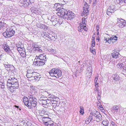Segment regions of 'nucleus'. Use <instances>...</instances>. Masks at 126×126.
Instances as JSON below:
<instances>
[{
	"label": "nucleus",
	"mask_w": 126,
	"mask_h": 126,
	"mask_svg": "<svg viewBox=\"0 0 126 126\" xmlns=\"http://www.w3.org/2000/svg\"><path fill=\"white\" fill-rule=\"evenodd\" d=\"M50 118H47V117H45L44 118H42V120L43 122L44 123V124H45L49 120V119Z\"/></svg>",
	"instance_id": "29"
},
{
	"label": "nucleus",
	"mask_w": 126,
	"mask_h": 126,
	"mask_svg": "<svg viewBox=\"0 0 126 126\" xmlns=\"http://www.w3.org/2000/svg\"><path fill=\"white\" fill-rule=\"evenodd\" d=\"M14 107H16V108H19V107H18V106H16V105H15V106H14Z\"/></svg>",
	"instance_id": "63"
},
{
	"label": "nucleus",
	"mask_w": 126,
	"mask_h": 126,
	"mask_svg": "<svg viewBox=\"0 0 126 126\" xmlns=\"http://www.w3.org/2000/svg\"><path fill=\"white\" fill-rule=\"evenodd\" d=\"M101 117L99 116V115L96 117V120L97 122H99L101 120Z\"/></svg>",
	"instance_id": "46"
},
{
	"label": "nucleus",
	"mask_w": 126,
	"mask_h": 126,
	"mask_svg": "<svg viewBox=\"0 0 126 126\" xmlns=\"http://www.w3.org/2000/svg\"><path fill=\"white\" fill-rule=\"evenodd\" d=\"M95 87V89L94 90L95 91H97V92H98V91L99 90V89H98V87Z\"/></svg>",
	"instance_id": "59"
},
{
	"label": "nucleus",
	"mask_w": 126,
	"mask_h": 126,
	"mask_svg": "<svg viewBox=\"0 0 126 126\" xmlns=\"http://www.w3.org/2000/svg\"><path fill=\"white\" fill-rule=\"evenodd\" d=\"M15 33V31L11 28H8L5 32L3 33V35L6 38L10 37L13 36Z\"/></svg>",
	"instance_id": "5"
},
{
	"label": "nucleus",
	"mask_w": 126,
	"mask_h": 126,
	"mask_svg": "<svg viewBox=\"0 0 126 126\" xmlns=\"http://www.w3.org/2000/svg\"><path fill=\"white\" fill-rule=\"evenodd\" d=\"M5 84L4 82H0V87L1 89H4L5 88Z\"/></svg>",
	"instance_id": "36"
},
{
	"label": "nucleus",
	"mask_w": 126,
	"mask_h": 126,
	"mask_svg": "<svg viewBox=\"0 0 126 126\" xmlns=\"http://www.w3.org/2000/svg\"><path fill=\"white\" fill-rule=\"evenodd\" d=\"M19 2L23 6L25 7L29 6L32 4L30 0H20Z\"/></svg>",
	"instance_id": "11"
},
{
	"label": "nucleus",
	"mask_w": 126,
	"mask_h": 126,
	"mask_svg": "<svg viewBox=\"0 0 126 126\" xmlns=\"http://www.w3.org/2000/svg\"><path fill=\"white\" fill-rule=\"evenodd\" d=\"M26 124L28 126H31L32 125L31 121L30 120H28L26 123Z\"/></svg>",
	"instance_id": "49"
},
{
	"label": "nucleus",
	"mask_w": 126,
	"mask_h": 126,
	"mask_svg": "<svg viewBox=\"0 0 126 126\" xmlns=\"http://www.w3.org/2000/svg\"><path fill=\"white\" fill-rule=\"evenodd\" d=\"M80 109L79 111L80 114L81 115H83L84 113V109L83 107L80 106Z\"/></svg>",
	"instance_id": "32"
},
{
	"label": "nucleus",
	"mask_w": 126,
	"mask_h": 126,
	"mask_svg": "<svg viewBox=\"0 0 126 126\" xmlns=\"http://www.w3.org/2000/svg\"><path fill=\"white\" fill-rule=\"evenodd\" d=\"M46 56L44 54L36 56L33 62L34 64L36 66H41L45 64L46 61Z\"/></svg>",
	"instance_id": "1"
},
{
	"label": "nucleus",
	"mask_w": 126,
	"mask_h": 126,
	"mask_svg": "<svg viewBox=\"0 0 126 126\" xmlns=\"http://www.w3.org/2000/svg\"><path fill=\"white\" fill-rule=\"evenodd\" d=\"M4 66L6 68H10V67H12L13 65L9 64H4Z\"/></svg>",
	"instance_id": "44"
},
{
	"label": "nucleus",
	"mask_w": 126,
	"mask_h": 126,
	"mask_svg": "<svg viewBox=\"0 0 126 126\" xmlns=\"http://www.w3.org/2000/svg\"><path fill=\"white\" fill-rule=\"evenodd\" d=\"M23 101L24 104L27 107H28L29 105L30 101H29V99L26 96H24L23 98Z\"/></svg>",
	"instance_id": "18"
},
{
	"label": "nucleus",
	"mask_w": 126,
	"mask_h": 126,
	"mask_svg": "<svg viewBox=\"0 0 126 126\" xmlns=\"http://www.w3.org/2000/svg\"><path fill=\"white\" fill-rule=\"evenodd\" d=\"M12 86L13 87H14L16 89L18 88L19 86L18 82H16V83L13 84Z\"/></svg>",
	"instance_id": "35"
},
{
	"label": "nucleus",
	"mask_w": 126,
	"mask_h": 126,
	"mask_svg": "<svg viewBox=\"0 0 126 126\" xmlns=\"http://www.w3.org/2000/svg\"><path fill=\"white\" fill-rule=\"evenodd\" d=\"M36 48V51L37 50L38 51H42V50L39 47H35Z\"/></svg>",
	"instance_id": "55"
},
{
	"label": "nucleus",
	"mask_w": 126,
	"mask_h": 126,
	"mask_svg": "<svg viewBox=\"0 0 126 126\" xmlns=\"http://www.w3.org/2000/svg\"><path fill=\"white\" fill-rule=\"evenodd\" d=\"M58 11L57 13V15L58 16L64 18V15L67 11L63 8L58 7Z\"/></svg>",
	"instance_id": "8"
},
{
	"label": "nucleus",
	"mask_w": 126,
	"mask_h": 126,
	"mask_svg": "<svg viewBox=\"0 0 126 126\" xmlns=\"http://www.w3.org/2000/svg\"><path fill=\"white\" fill-rule=\"evenodd\" d=\"M119 108V107L118 106L115 105L111 108V110L114 112H117L118 111Z\"/></svg>",
	"instance_id": "25"
},
{
	"label": "nucleus",
	"mask_w": 126,
	"mask_h": 126,
	"mask_svg": "<svg viewBox=\"0 0 126 126\" xmlns=\"http://www.w3.org/2000/svg\"><path fill=\"white\" fill-rule=\"evenodd\" d=\"M97 106L98 109L101 110V111L103 112H104L105 111V110L104 109L101 103L99 102H97Z\"/></svg>",
	"instance_id": "23"
},
{
	"label": "nucleus",
	"mask_w": 126,
	"mask_h": 126,
	"mask_svg": "<svg viewBox=\"0 0 126 126\" xmlns=\"http://www.w3.org/2000/svg\"><path fill=\"white\" fill-rule=\"evenodd\" d=\"M16 47L17 48V50H20L22 48H24L23 45L21 43L16 44Z\"/></svg>",
	"instance_id": "27"
},
{
	"label": "nucleus",
	"mask_w": 126,
	"mask_h": 126,
	"mask_svg": "<svg viewBox=\"0 0 126 126\" xmlns=\"http://www.w3.org/2000/svg\"><path fill=\"white\" fill-rule=\"evenodd\" d=\"M94 83L95 87H99V86H98V83L97 82H94Z\"/></svg>",
	"instance_id": "57"
},
{
	"label": "nucleus",
	"mask_w": 126,
	"mask_h": 126,
	"mask_svg": "<svg viewBox=\"0 0 126 126\" xmlns=\"http://www.w3.org/2000/svg\"><path fill=\"white\" fill-rule=\"evenodd\" d=\"M95 42L94 41V38L92 39L91 47H94L95 46Z\"/></svg>",
	"instance_id": "42"
},
{
	"label": "nucleus",
	"mask_w": 126,
	"mask_h": 126,
	"mask_svg": "<svg viewBox=\"0 0 126 126\" xmlns=\"http://www.w3.org/2000/svg\"><path fill=\"white\" fill-rule=\"evenodd\" d=\"M40 99H42V100H47V101H49V99H48L47 97H46L44 98H41Z\"/></svg>",
	"instance_id": "56"
},
{
	"label": "nucleus",
	"mask_w": 126,
	"mask_h": 126,
	"mask_svg": "<svg viewBox=\"0 0 126 126\" xmlns=\"http://www.w3.org/2000/svg\"><path fill=\"white\" fill-rule=\"evenodd\" d=\"M2 46V48L5 52H9L10 51V47L7 43L3 44Z\"/></svg>",
	"instance_id": "14"
},
{
	"label": "nucleus",
	"mask_w": 126,
	"mask_h": 126,
	"mask_svg": "<svg viewBox=\"0 0 126 126\" xmlns=\"http://www.w3.org/2000/svg\"><path fill=\"white\" fill-rule=\"evenodd\" d=\"M126 3V0H120V5L124 4V3Z\"/></svg>",
	"instance_id": "50"
},
{
	"label": "nucleus",
	"mask_w": 126,
	"mask_h": 126,
	"mask_svg": "<svg viewBox=\"0 0 126 126\" xmlns=\"http://www.w3.org/2000/svg\"><path fill=\"white\" fill-rule=\"evenodd\" d=\"M29 102L28 108H31L33 107L36 106L37 104V100L35 97L32 96L29 98Z\"/></svg>",
	"instance_id": "6"
},
{
	"label": "nucleus",
	"mask_w": 126,
	"mask_h": 126,
	"mask_svg": "<svg viewBox=\"0 0 126 126\" xmlns=\"http://www.w3.org/2000/svg\"><path fill=\"white\" fill-rule=\"evenodd\" d=\"M38 11V10H37V11ZM36 14H39L37 13V12L36 13Z\"/></svg>",
	"instance_id": "64"
},
{
	"label": "nucleus",
	"mask_w": 126,
	"mask_h": 126,
	"mask_svg": "<svg viewBox=\"0 0 126 126\" xmlns=\"http://www.w3.org/2000/svg\"><path fill=\"white\" fill-rule=\"evenodd\" d=\"M86 23L85 18L83 17L82 19V22L80 23V25L78 27V31L81 32L84 35H85L88 30V28L86 26Z\"/></svg>",
	"instance_id": "2"
},
{
	"label": "nucleus",
	"mask_w": 126,
	"mask_h": 126,
	"mask_svg": "<svg viewBox=\"0 0 126 126\" xmlns=\"http://www.w3.org/2000/svg\"><path fill=\"white\" fill-rule=\"evenodd\" d=\"M56 69L54 68L50 70L49 73L50 76L52 77H55Z\"/></svg>",
	"instance_id": "20"
},
{
	"label": "nucleus",
	"mask_w": 126,
	"mask_h": 126,
	"mask_svg": "<svg viewBox=\"0 0 126 126\" xmlns=\"http://www.w3.org/2000/svg\"><path fill=\"white\" fill-rule=\"evenodd\" d=\"M118 37L116 36L113 35L110 38H105L104 40L106 43L108 42L110 45H113L116 42Z\"/></svg>",
	"instance_id": "4"
},
{
	"label": "nucleus",
	"mask_w": 126,
	"mask_h": 126,
	"mask_svg": "<svg viewBox=\"0 0 126 126\" xmlns=\"http://www.w3.org/2000/svg\"><path fill=\"white\" fill-rule=\"evenodd\" d=\"M49 97L48 98L49 100L51 101V103L52 104V106H53V110L55 111L56 112L59 110V106L60 104V102L55 100V98L54 97Z\"/></svg>",
	"instance_id": "3"
},
{
	"label": "nucleus",
	"mask_w": 126,
	"mask_h": 126,
	"mask_svg": "<svg viewBox=\"0 0 126 126\" xmlns=\"http://www.w3.org/2000/svg\"><path fill=\"white\" fill-rule=\"evenodd\" d=\"M62 75V72L61 70L59 69H56L55 77L57 78H58L61 77Z\"/></svg>",
	"instance_id": "19"
},
{
	"label": "nucleus",
	"mask_w": 126,
	"mask_h": 126,
	"mask_svg": "<svg viewBox=\"0 0 126 126\" xmlns=\"http://www.w3.org/2000/svg\"><path fill=\"white\" fill-rule=\"evenodd\" d=\"M120 0H116V1L117 3L120 4Z\"/></svg>",
	"instance_id": "60"
},
{
	"label": "nucleus",
	"mask_w": 126,
	"mask_h": 126,
	"mask_svg": "<svg viewBox=\"0 0 126 126\" xmlns=\"http://www.w3.org/2000/svg\"><path fill=\"white\" fill-rule=\"evenodd\" d=\"M34 73L33 72V71L32 70H28L27 71V73H28V74H32V73Z\"/></svg>",
	"instance_id": "54"
},
{
	"label": "nucleus",
	"mask_w": 126,
	"mask_h": 126,
	"mask_svg": "<svg viewBox=\"0 0 126 126\" xmlns=\"http://www.w3.org/2000/svg\"><path fill=\"white\" fill-rule=\"evenodd\" d=\"M31 52L32 53H34L36 51L35 47H33L32 48H31Z\"/></svg>",
	"instance_id": "51"
},
{
	"label": "nucleus",
	"mask_w": 126,
	"mask_h": 126,
	"mask_svg": "<svg viewBox=\"0 0 126 126\" xmlns=\"http://www.w3.org/2000/svg\"><path fill=\"white\" fill-rule=\"evenodd\" d=\"M117 24L118 26L120 28H122L124 27L125 26V20L122 18H117Z\"/></svg>",
	"instance_id": "10"
},
{
	"label": "nucleus",
	"mask_w": 126,
	"mask_h": 126,
	"mask_svg": "<svg viewBox=\"0 0 126 126\" xmlns=\"http://www.w3.org/2000/svg\"><path fill=\"white\" fill-rule=\"evenodd\" d=\"M47 100H42V99H40L39 100L40 103L42 105H45L47 104L49 101Z\"/></svg>",
	"instance_id": "26"
},
{
	"label": "nucleus",
	"mask_w": 126,
	"mask_h": 126,
	"mask_svg": "<svg viewBox=\"0 0 126 126\" xmlns=\"http://www.w3.org/2000/svg\"><path fill=\"white\" fill-rule=\"evenodd\" d=\"M102 124L104 126H107L108 125V122L107 120H104L102 122Z\"/></svg>",
	"instance_id": "38"
},
{
	"label": "nucleus",
	"mask_w": 126,
	"mask_h": 126,
	"mask_svg": "<svg viewBox=\"0 0 126 126\" xmlns=\"http://www.w3.org/2000/svg\"><path fill=\"white\" fill-rule=\"evenodd\" d=\"M28 80L30 81H33L34 82L35 81L34 78V77L33 76H32Z\"/></svg>",
	"instance_id": "48"
},
{
	"label": "nucleus",
	"mask_w": 126,
	"mask_h": 126,
	"mask_svg": "<svg viewBox=\"0 0 126 126\" xmlns=\"http://www.w3.org/2000/svg\"><path fill=\"white\" fill-rule=\"evenodd\" d=\"M119 54V52L115 51H114V52L111 54L112 57L115 58H117Z\"/></svg>",
	"instance_id": "21"
},
{
	"label": "nucleus",
	"mask_w": 126,
	"mask_h": 126,
	"mask_svg": "<svg viewBox=\"0 0 126 126\" xmlns=\"http://www.w3.org/2000/svg\"><path fill=\"white\" fill-rule=\"evenodd\" d=\"M8 89L12 93L14 92L16 90V89H15L14 87H13L12 86L10 87Z\"/></svg>",
	"instance_id": "40"
},
{
	"label": "nucleus",
	"mask_w": 126,
	"mask_h": 126,
	"mask_svg": "<svg viewBox=\"0 0 126 126\" xmlns=\"http://www.w3.org/2000/svg\"><path fill=\"white\" fill-rule=\"evenodd\" d=\"M12 82V81H10L9 80H8L7 81V86L8 89L12 86L13 84L11 83Z\"/></svg>",
	"instance_id": "33"
},
{
	"label": "nucleus",
	"mask_w": 126,
	"mask_h": 126,
	"mask_svg": "<svg viewBox=\"0 0 126 126\" xmlns=\"http://www.w3.org/2000/svg\"><path fill=\"white\" fill-rule=\"evenodd\" d=\"M50 20L53 25L56 26H60L61 23L59 20L62 21V19H59L56 18L55 16H53L52 17Z\"/></svg>",
	"instance_id": "7"
},
{
	"label": "nucleus",
	"mask_w": 126,
	"mask_h": 126,
	"mask_svg": "<svg viewBox=\"0 0 126 126\" xmlns=\"http://www.w3.org/2000/svg\"><path fill=\"white\" fill-rule=\"evenodd\" d=\"M49 120L47 123L44 124L46 126H53L54 125V122L51 120V119H49Z\"/></svg>",
	"instance_id": "22"
},
{
	"label": "nucleus",
	"mask_w": 126,
	"mask_h": 126,
	"mask_svg": "<svg viewBox=\"0 0 126 126\" xmlns=\"http://www.w3.org/2000/svg\"><path fill=\"white\" fill-rule=\"evenodd\" d=\"M18 51L21 57L23 58L26 57V54L24 48H22L21 49Z\"/></svg>",
	"instance_id": "17"
},
{
	"label": "nucleus",
	"mask_w": 126,
	"mask_h": 126,
	"mask_svg": "<svg viewBox=\"0 0 126 126\" xmlns=\"http://www.w3.org/2000/svg\"><path fill=\"white\" fill-rule=\"evenodd\" d=\"M41 115L42 116H43V117H42V118H44L45 117H47V118H49V115H48V114H44L43 115Z\"/></svg>",
	"instance_id": "53"
},
{
	"label": "nucleus",
	"mask_w": 126,
	"mask_h": 126,
	"mask_svg": "<svg viewBox=\"0 0 126 126\" xmlns=\"http://www.w3.org/2000/svg\"><path fill=\"white\" fill-rule=\"evenodd\" d=\"M33 73L32 74H28V73H27L26 75V76L27 77V78H28V79H29L30 77H32V76H33Z\"/></svg>",
	"instance_id": "43"
},
{
	"label": "nucleus",
	"mask_w": 126,
	"mask_h": 126,
	"mask_svg": "<svg viewBox=\"0 0 126 126\" xmlns=\"http://www.w3.org/2000/svg\"><path fill=\"white\" fill-rule=\"evenodd\" d=\"M93 119L92 116H90L88 118H86L85 120V123L87 124H88Z\"/></svg>",
	"instance_id": "24"
},
{
	"label": "nucleus",
	"mask_w": 126,
	"mask_h": 126,
	"mask_svg": "<svg viewBox=\"0 0 126 126\" xmlns=\"http://www.w3.org/2000/svg\"><path fill=\"white\" fill-rule=\"evenodd\" d=\"M33 76L34 77V78L35 81L39 80L41 78V76L39 73L36 72H34L33 73Z\"/></svg>",
	"instance_id": "16"
},
{
	"label": "nucleus",
	"mask_w": 126,
	"mask_h": 126,
	"mask_svg": "<svg viewBox=\"0 0 126 126\" xmlns=\"http://www.w3.org/2000/svg\"><path fill=\"white\" fill-rule=\"evenodd\" d=\"M3 56V55L1 54L0 55V60H1L2 58V57Z\"/></svg>",
	"instance_id": "61"
},
{
	"label": "nucleus",
	"mask_w": 126,
	"mask_h": 126,
	"mask_svg": "<svg viewBox=\"0 0 126 126\" xmlns=\"http://www.w3.org/2000/svg\"><path fill=\"white\" fill-rule=\"evenodd\" d=\"M73 13L71 11H67L66 12L64 18L67 19H70L72 18V16H73Z\"/></svg>",
	"instance_id": "12"
},
{
	"label": "nucleus",
	"mask_w": 126,
	"mask_h": 126,
	"mask_svg": "<svg viewBox=\"0 0 126 126\" xmlns=\"http://www.w3.org/2000/svg\"><path fill=\"white\" fill-rule=\"evenodd\" d=\"M89 6L86 3L84 4V6L83 7V12H82L81 16H83L86 15L87 16L89 14V12L88 10Z\"/></svg>",
	"instance_id": "9"
},
{
	"label": "nucleus",
	"mask_w": 126,
	"mask_h": 126,
	"mask_svg": "<svg viewBox=\"0 0 126 126\" xmlns=\"http://www.w3.org/2000/svg\"><path fill=\"white\" fill-rule=\"evenodd\" d=\"M61 26L64 27H67V23H63L62 22V21H61Z\"/></svg>",
	"instance_id": "37"
},
{
	"label": "nucleus",
	"mask_w": 126,
	"mask_h": 126,
	"mask_svg": "<svg viewBox=\"0 0 126 126\" xmlns=\"http://www.w3.org/2000/svg\"><path fill=\"white\" fill-rule=\"evenodd\" d=\"M60 2L59 3H55L54 4L55 6H57L58 5H60V4L62 6L64 4H66L68 0H59Z\"/></svg>",
	"instance_id": "15"
},
{
	"label": "nucleus",
	"mask_w": 126,
	"mask_h": 126,
	"mask_svg": "<svg viewBox=\"0 0 126 126\" xmlns=\"http://www.w3.org/2000/svg\"><path fill=\"white\" fill-rule=\"evenodd\" d=\"M93 47H91L90 48V52L92 53H93V54H94V53H95V50H93ZM94 50H95V49H94Z\"/></svg>",
	"instance_id": "45"
},
{
	"label": "nucleus",
	"mask_w": 126,
	"mask_h": 126,
	"mask_svg": "<svg viewBox=\"0 0 126 126\" xmlns=\"http://www.w3.org/2000/svg\"><path fill=\"white\" fill-rule=\"evenodd\" d=\"M99 25H98L96 26V31L97 32V35H99Z\"/></svg>",
	"instance_id": "41"
},
{
	"label": "nucleus",
	"mask_w": 126,
	"mask_h": 126,
	"mask_svg": "<svg viewBox=\"0 0 126 126\" xmlns=\"http://www.w3.org/2000/svg\"><path fill=\"white\" fill-rule=\"evenodd\" d=\"M48 33L47 32H43V33L42 34V35L44 38L46 37H48Z\"/></svg>",
	"instance_id": "39"
},
{
	"label": "nucleus",
	"mask_w": 126,
	"mask_h": 126,
	"mask_svg": "<svg viewBox=\"0 0 126 126\" xmlns=\"http://www.w3.org/2000/svg\"><path fill=\"white\" fill-rule=\"evenodd\" d=\"M8 80H9L10 81H12V82H11L12 84H14V83H16V82H17L16 81V79L14 77L13 78H10Z\"/></svg>",
	"instance_id": "31"
},
{
	"label": "nucleus",
	"mask_w": 126,
	"mask_h": 126,
	"mask_svg": "<svg viewBox=\"0 0 126 126\" xmlns=\"http://www.w3.org/2000/svg\"><path fill=\"white\" fill-rule=\"evenodd\" d=\"M112 77L114 80L117 81L119 79L120 77L116 74H113L112 76Z\"/></svg>",
	"instance_id": "28"
},
{
	"label": "nucleus",
	"mask_w": 126,
	"mask_h": 126,
	"mask_svg": "<svg viewBox=\"0 0 126 126\" xmlns=\"http://www.w3.org/2000/svg\"><path fill=\"white\" fill-rule=\"evenodd\" d=\"M111 7H113V5H111L108 8L107 10L106 13L107 15L109 16H110L112 15V12H113L115 10L114 8H111Z\"/></svg>",
	"instance_id": "13"
},
{
	"label": "nucleus",
	"mask_w": 126,
	"mask_h": 126,
	"mask_svg": "<svg viewBox=\"0 0 126 126\" xmlns=\"http://www.w3.org/2000/svg\"><path fill=\"white\" fill-rule=\"evenodd\" d=\"M98 79V78L97 77H95L94 79V82H97V80Z\"/></svg>",
	"instance_id": "58"
},
{
	"label": "nucleus",
	"mask_w": 126,
	"mask_h": 126,
	"mask_svg": "<svg viewBox=\"0 0 126 126\" xmlns=\"http://www.w3.org/2000/svg\"><path fill=\"white\" fill-rule=\"evenodd\" d=\"M110 126H117L116 123L113 121H111Z\"/></svg>",
	"instance_id": "47"
},
{
	"label": "nucleus",
	"mask_w": 126,
	"mask_h": 126,
	"mask_svg": "<svg viewBox=\"0 0 126 126\" xmlns=\"http://www.w3.org/2000/svg\"><path fill=\"white\" fill-rule=\"evenodd\" d=\"M117 66L119 68H123L122 66V64L121 63H118V65H117Z\"/></svg>",
	"instance_id": "52"
},
{
	"label": "nucleus",
	"mask_w": 126,
	"mask_h": 126,
	"mask_svg": "<svg viewBox=\"0 0 126 126\" xmlns=\"http://www.w3.org/2000/svg\"><path fill=\"white\" fill-rule=\"evenodd\" d=\"M41 29H42L45 30H47L48 29L47 26L44 24H42L41 26Z\"/></svg>",
	"instance_id": "34"
},
{
	"label": "nucleus",
	"mask_w": 126,
	"mask_h": 126,
	"mask_svg": "<svg viewBox=\"0 0 126 126\" xmlns=\"http://www.w3.org/2000/svg\"><path fill=\"white\" fill-rule=\"evenodd\" d=\"M96 40H98V41H99V37L98 38H97L96 39Z\"/></svg>",
	"instance_id": "62"
},
{
	"label": "nucleus",
	"mask_w": 126,
	"mask_h": 126,
	"mask_svg": "<svg viewBox=\"0 0 126 126\" xmlns=\"http://www.w3.org/2000/svg\"><path fill=\"white\" fill-rule=\"evenodd\" d=\"M98 112H97L96 111V112H91L90 113V116H94L95 117H96L98 115Z\"/></svg>",
	"instance_id": "30"
}]
</instances>
